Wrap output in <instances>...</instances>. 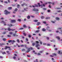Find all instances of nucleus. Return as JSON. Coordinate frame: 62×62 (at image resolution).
I'll return each mask as SVG.
<instances>
[{
  "label": "nucleus",
  "instance_id": "f704fd0d",
  "mask_svg": "<svg viewBox=\"0 0 62 62\" xmlns=\"http://www.w3.org/2000/svg\"><path fill=\"white\" fill-rule=\"evenodd\" d=\"M17 10H18V9L17 8H16L15 9V10H14L15 11H17Z\"/></svg>",
  "mask_w": 62,
  "mask_h": 62
},
{
  "label": "nucleus",
  "instance_id": "c03bdc74",
  "mask_svg": "<svg viewBox=\"0 0 62 62\" xmlns=\"http://www.w3.org/2000/svg\"><path fill=\"white\" fill-rule=\"evenodd\" d=\"M48 4H52V2H48Z\"/></svg>",
  "mask_w": 62,
  "mask_h": 62
},
{
  "label": "nucleus",
  "instance_id": "4d7b16f0",
  "mask_svg": "<svg viewBox=\"0 0 62 62\" xmlns=\"http://www.w3.org/2000/svg\"><path fill=\"white\" fill-rule=\"evenodd\" d=\"M31 16L32 18H34L35 17V16Z\"/></svg>",
  "mask_w": 62,
  "mask_h": 62
},
{
  "label": "nucleus",
  "instance_id": "ddd939ff",
  "mask_svg": "<svg viewBox=\"0 0 62 62\" xmlns=\"http://www.w3.org/2000/svg\"><path fill=\"white\" fill-rule=\"evenodd\" d=\"M40 23H41L40 22H38L36 24L37 25H39V24H40Z\"/></svg>",
  "mask_w": 62,
  "mask_h": 62
},
{
  "label": "nucleus",
  "instance_id": "0eeeda50",
  "mask_svg": "<svg viewBox=\"0 0 62 62\" xmlns=\"http://www.w3.org/2000/svg\"><path fill=\"white\" fill-rule=\"evenodd\" d=\"M56 38H57V39H58V40H60V37L59 36H56Z\"/></svg>",
  "mask_w": 62,
  "mask_h": 62
},
{
  "label": "nucleus",
  "instance_id": "58836bf2",
  "mask_svg": "<svg viewBox=\"0 0 62 62\" xmlns=\"http://www.w3.org/2000/svg\"><path fill=\"white\" fill-rule=\"evenodd\" d=\"M53 55H55V56H56V55H57L56 54H53Z\"/></svg>",
  "mask_w": 62,
  "mask_h": 62
},
{
  "label": "nucleus",
  "instance_id": "1a4fd4ad",
  "mask_svg": "<svg viewBox=\"0 0 62 62\" xmlns=\"http://www.w3.org/2000/svg\"><path fill=\"white\" fill-rule=\"evenodd\" d=\"M28 9V8H26L24 9V10L25 11H27V9Z\"/></svg>",
  "mask_w": 62,
  "mask_h": 62
},
{
  "label": "nucleus",
  "instance_id": "4468645a",
  "mask_svg": "<svg viewBox=\"0 0 62 62\" xmlns=\"http://www.w3.org/2000/svg\"><path fill=\"white\" fill-rule=\"evenodd\" d=\"M39 46V44H38V45H36V46H35V47H36V48H38V46Z\"/></svg>",
  "mask_w": 62,
  "mask_h": 62
},
{
  "label": "nucleus",
  "instance_id": "393cba45",
  "mask_svg": "<svg viewBox=\"0 0 62 62\" xmlns=\"http://www.w3.org/2000/svg\"><path fill=\"white\" fill-rule=\"evenodd\" d=\"M50 28V27L48 26H47L46 28L47 30H48V29Z\"/></svg>",
  "mask_w": 62,
  "mask_h": 62
},
{
  "label": "nucleus",
  "instance_id": "f8f14e48",
  "mask_svg": "<svg viewBox=\"0 0 62 62\" xmlns=\"http://www.w3.org/2000/svg\"><path fill=\"white\" fill-rule=\"evenodd\" d=\"M39 31H40V30H38L36 31L35 33H39Z\"/></svg>",
  "mask_w": 62,
  "mask_h": 62
},
{
  "label": "nucleus",
  "instance_id": "49530a36",
  "mask_svg": "<svg viewBox=\"0 0 62 62\" xmlns=\"http://www.w3.org/2000/svg\"><path fill=\"white\" fill-rule=\"evenodd\" d=\"M46 39H47V40H49V38L48 37H47L46 38Z\"/></svg>",
  "mask_w": 62,
  "mask_h": 62
},
{
  "label": "nucleus",
  "instance_id": "9b49d317",
  "mask_svg": "<svg viewBox=\"0 0 62 62\" xmlns=\"http://www.w3.org/2000/svg\"><path fill=\"white\" fill-rule=\"evenodd\" d=\"M42 30L43 31H45L46 29L44 28H43L42 29Z\"/></svg>",
  "mask_w": 62,
  "mask_h": 62
},
{
  "label": "nucleus",
  "instance_id": "3c124183",
  "mask_svg": "<svg viewBox=\"0 0 62 62\" xmlns=\"http://www.w3.org/2000/svg\"><path fill=\"white\" fill-rule=\"evenodd\" d=\"M31 35H29L28 37H29V38H31Z\"/></svg>",
  "mask_w": 62,
  "mask_h": 62
},
{
  "label": "nucleus",
  "instance_id": "de8ad7c7",
  "mask_svg": "<svg viewBox=\"0 0 62 62\" xmlns=\"http://www.w3.org/2000/svg\"><path fill=\"white\" fill-rule=\"evenodd\" d=\"M11 30L12 31H15V30L11 29Z\"/></svg>",
  "mask_w": 62,
  "mask_h": 62
},
{
  "label": "nucleus",
  "instance_id": "2eb2a0df",
  "mask_svg": "<svg viewBox=\"0 0 62 62\" xmlns=\"http://www.w3.org/2000/svg\"><path fill=\"white\" fill-rule=\"evenodd\" d=\"M23 27L24 28H27V26H26V25H23Z\"/></svg>",
  "mask_w": 62,
  "mask_h": 62
},
{
  "label": "nucleus",
  "instance_id": "37998d69",
  "mask_svg": "<svg viewBox=\"0 0 62 62\" xmlns=\"http://www.w3.org/2000/svg\"><path fill=\"white\" fill-rule=\"evenodd\" d=\"M51 5H49L48 7L49 8H51Z\"/></svg>",
  "mask_w": 62,
  "mask_h": 62
},
{
  "label": "nucleus",
  "instance_id": "69168bd1",
  "mask_svg": "<svg viewBox=\"0 0 62 62\" xmlns=\"http://www.w3.org/2000/svg\"><path fill=\"white\" fill-rule=\"evenodd\" d=\"M21 47H23V45H21L20 46Z\"/></svg>",
  "mask_w": 62,
  "mask_h": 62
},
{
  "label": "nucleus",
  "instance_id": "423d86ee",
  "mask_svg": "<svg viewBox=\"0 0 62 62\" xmlns=\"http://www.w3.org/2000/svg\"><path fill=\"white\" fill-rule=\"evenodd\" d=\"M8 26H9V27H11V26H14L15 25H13L11 24H8Z\"/></svg>",
  "mask_w": 62,
  "mask_h": 62
},
{
  "label": "nucleus",
  "instance_id": "864d4df0",
  "mask_svg": "<svg viewBox=\"0 0 62 62\" xmlns=\"http://www.w3.org/2000/svg\"><path fill=\"white\" fill-rule=\"evenodd\" d=\"M42 52H43V51H40L39 52V53H42Z\"/></svg>",
  "mask_w": 62,
  "mask_h": 62
},
{
  "label": "nucleus",
  "instance_id": "ea45409f",
  "mask_svg": "<svg viewBox=\"0 0 62 62\" xmlns=\"http://www.w3.org/2000/svg\"><path fill=\"white\" fill-rule=\"evenodd\" d=\"M4 3H6V4H8V2L7 1H5L4 2Z\"/></svg>",
  "mask_w": 62,
  "mask_h": 62
},
{
  "label": "nucleus",
  "instance_id": "603ef678",
  "mask_svg": "<svg viewBox=\"0 0 62 62\" xmlns=\"http://www.w3.org/2000/svg\"><path fill=\"white\" fill-rule=\"evenodd\" d=\"M6 53L5 52H4L3 53H2V54H6Z\"/></svg>",
  "mask_w": 62,
  "mask_h": 62
},
{
  "label": "nucleus",
  "instance_id": "7c9ffc66",
  "mask_svg": "<svg viewBox=\"0 0 62 62\" xmlns=\"http://www.w3.org/2000/svg\"><path fill=\"white\" fill-rule=\"evenodd\" d=\"M8 48V46H5V48L4 49L5 50H7Z\"/></svg>",
  "mask_w": 62,
  "mask_h": 62
},
{
  "label": "nucleus",
  "instance_id": "c85d7f7f",
  "mask_svg": "<svg viewBox=\"0 0 62 62\" xmlns=\"http://www.w3.org/2000/svg\"><path fill=\"white\" fill-rule=\"evenodd\" d=\"M41 18L42 19H44V17L43 16H42L41 17Z\"/></svg>",
  "mask_w": 62,
  "mask_h": 62
},
{
  "label": "nucleus",
  "instance_id": "0e129e2a",
  "mask_svg": "<svg viewBox=\"0 0 62 62\" xmlns=\"http://www.w3.org/2000/svg\"><path fill=\"white\" fill-rule=\"evenodd\" d=\"M50 44H47V46H50Z\"/></svg>",
  "mask_w": 62,
  "mask_h": 62
},
{
  "label": "nucleus",
  "instance_id": "39448f33",
  "mask_svg": "<svg viewBox=\"0 0 62 62\" xmlns=\"http://www.w3.org/2000/svg\"><path fill=\"white\" fill-rule=\"evenodd\" d=\"M15 41L14 40H10L8 41V42H9V43H10V42H15Z\"/></svg>",
  "mask_w": 62,
  "mask_h": 62
},
{
  "label": "nucleus",
  "instance_id": "4c0bfd02",
  "mask_svg": "<svg viewBox=\"0 0 62 62\" xmlns=\"http://www.w3.org/2000/svg\"><path fill=\"white\" fill-rule=\"evenodd\" d=\"M24 62H27V61H26V60H24Z\"/></svg>",
  "mask_w": 62,
  "mask_h": 62
},
{
  "label": "nucleus",
  "instance_id": "c756f323",
  "mask_svg": "<svg viewBox=\"0 0 62 62\" xmlns=\"http://www.w3.org/2000/svg\"><path fill=\"white\" fill-rule=\"evenodd\" d=\"M17 21H19V22H21V19H18V20Z\"/></svg>",
  "mask_w": 62,
  "mask_h": 62
},
{
  "label": "nucleus",
  "instance_id": "774afa93",
  "mask_svg": "<svg viewBox=\"0 0 62 62\" xmlns=\"http://www.w3.org/2000/svg\"><path fill=\"white\" fill-rule=\"evenodd\" d=\"M54 49L55 50H57V48H55Z\"/></svg>",
  "mask_w": 62,
  "mask_h": 62
},
{
  "label": "nucleus",
  "instance_id": "f03ea898",
  "mask_svg": "<svg viewBox=\"0 0 62 62\" xmlns=\"http://www.w3.org/2000/svg\"><path fill=\"white\" fill-rule=\"evenodd\" d=\"M5 14L6 15H7L8 14H10V12L7 11V10H5Z\"/></svg>",
  "mask_w": 62,
  "mask_h": 62
},
{
  "label": "nucleus",
  "instance_id": "5701e85b",
  "mask_svg": "<svg viewBox=\"0 0 62 62\" xmlns=\"http://www.w3.org/2000/svg\"><path fill=\"white\" fill-rule=\"evenodd\" d=\"M19 7H20V5L19 4L17 5V8H19Z\"/></svg>",
  "mask_w": 62,
  "mask_h": 62
},
{
  "label": "nucleus",
  "instance_id": "473e14b6",
  "mask_svg": "<svg viewBox=\"0 0 62 62\" xmlns=\"http://www.w3.org/2000/svg\"><path fill=\"white\" fill-rule=\"evenodd\" d=\"M8 31H10L11 30V29L9 28H8Z\"/></svg>",
  "mask_w": 62,
  "mask_h": 62
},
{
  "label": "nucleus",
  "instance_id": "72a5a7b5",
  "mask_svg": "<svg viewBox=\"0 0 62 62\" xmlns=\"http://www.w3.org/2000/svg\"><path fill=\"white\" fill-rule=\"evenodd\" d=\"M41 26H39V27H38V29H40V28H41Z\"/></svg>",
  "mask_w": 62,
  "mask_h": 62
},
{
  "label": "nucleus",
  "instance_id": "a878e982",
  "mask_svg": "<svg viewBox=\"0 0 62 62\" xmlns=\"http://www.w3.org/2000/svg\"><path fill=\"white\" fill-rule=\"evenodd\" d=\"M7 37H9V38H10V37H11V35H7Z\"/></svg>",
  "mask_w": 62,
  "mask_h": 62
},
{
  "label": "nucleus",
  "instance_id": "7ed1b4c3",
  "mask_svg": "<svg viewBox=\"0 0 62 62\" xmlns=\"http://www.w3.org/2000/svg\"><path fill=\"white\" fill-rule=\"evenodd\" d=\"M11 23H16V20H12L10 21Z\"/></svg>",
  "mask_w": 62,
  "mask_h": 62
},
{
  "label": "nucleus",
  "instance_id": "6e6d98bb",
  "mask_svg": "<svg viewBox=\"0 0 62 62\" xmlns=\"http://www.w3.org/2000/svg\"><path fill=\"white\" fill-rule=\"evenodd\" d=\"M43 23H44L45 24H46V23L45 22H43Z\"/></svg>",
  "mask_w": 62,
  "mask_h": 62
},
{
  "label": "nucleus",
  "instance_id": "6e6552de",
  "mask_svg": "<svg viewBox=\"0 0 62 62\" xmlns=\"http://www.w3.org/2000/svg\"><path fill=\"white\" fill-rule=\"evenodd\" d=\"M8 9L9 10H11L12 9V7H10L8 8Z\"/></svg>",
  "mask_w": 62,
  "mask_h": 62
},
{
  "label": "nucleus",
  "instance_id": "4be33fe9",
  "mask_svg": "<svg viewBox=\"0 0 62 62\" xmlns=\"http://www.w3.org/2000/svg\"><path fill=\"white\" fill-rule=\"evenodd\" d=\"M6 23V22H4L3 21H2L1 23Z\"/></svg>",
  "mask_w": 62,
  "mask_h": 62
},
{
  "label": "nucleus",
  "instance_id": "a18cd8bd",
  "mask_svg": "<svg viewBox=\"0 0 62 62\" xmlns=\"http://www.w3.org/2000/svg\"><path fill=\"white\" fill-rule=\"evenodd\" d=\"M57 11L58 12H62V11H61L60 10L58 11Z\"/></svg>",
  "mask_w": 62,
  "mask_h": 62
},
{
  "label": "nucleus",
  "instance_id": "bb28decb",
  "mask_svg": "<svg viewBox=\"0 0 62 62\" xmlns=\"http://www.w3.org/2000/svg\"><path fill=\"white\" fill-rule=\"evenodd\" d=\"M35 45V43H33L32 44V45L33 46H34Z\"/></svg>",
  "mask_w": 62,
  "mask_h": 62
},
{
  "label": "nucleus",
  "instance_id": "b1692460",
  "mask_svg": "<svg viewBox=\"0 0 62 62\" xmlns=\"http://www.w3.org/2000/svg\"><path fill=\"white\" fill-rule=\"evenodd\" d=\"M3 40L4 41H6V40H7V39H6V38H4L3 39Z\"/></svg>",
  "mask_w": 62,
  "mask_h": 62
},
{
  "label": "nucleus",
  "instance_id": "f3484780",
  "mask_svg": "<svg viewBox=\"0 0 62 62\" xmlns=\"http://www.w3.org/2000/svg\"><path fill=\"white\" fill-rule=\"evenodd\" d=\"M26 35H27V34L25 33H23V35L24 36H26Z\"/></svg>",
  "mask_w": 62,
  "mask_h": 62
},
{
  "label": "nucleus",
  "instance_id": "09e8293b",
  "mask_svg": "<svg viewBox=\"0 0 62 62\" xmlns=\"http://www.w3.org/2000/svg\"><path fill=\"white\" fill-rule=\"evenodd\" d=\"M36 42L37 43H39V41H36Z\"/></svg>",
  "mask_w": 62,
  "mask_h": 62
},
{
  "label": "nucleus",
  "instance_id": "338daca9",
  "mask_svg": "<svg viewBox=\"0 0 62 62\" xmlns=\"http://www.w3.org/2000/svg\"><path fill=\"white\" fill-rule=\"evenodd\" d=\"M13 36H16V34H14Z\"/></svg>",
  "mask_w": 62,
  "mask_h": 62
},
{
  "label": "nucleus",
  "instance_id": "c9c22d12",
  "mask_svg": "<svg viewBox=\"0 0 62 62\" xmlns=\"http://www.w3.org/2000/svg\"><path fill=\"white\" fill-rule=\"evenodd\" d=\"M35 5L36 6V7H39V5H38L35 4Z\"/></svg>",
  "mask_w": 62,
  "mask_h": 62
},
{
  "label": "nucleus",
  "instance_id": "dca6fc26",
  "mask_svg": "<svg viewBox=\"0 0 62 62\" xmlns=\"http://www.w3.org/2000/svg\"><path fill=\"white\" fill-rule=\"evenodd\" d=\"M5 44L4 43H3L2 44H0V45H1V46H2V45H5Z\"/></svg>",
  "mask_w": 62,
  "mask_h": 62
},
{
  "label": "nucleus",
  "instance_id": "5fc2aeb1",
  "mask_svg": "<svg viewBox=\"0 0 62 62\" xmlns=\"http://www.w3.org/2000/svg\"><path fill=\"white\" fill-rule=\"evenodd\" d=\"M17 41L18 42H20V41H19V39H17Z\"/></svg>",
  "mask_w": 62,
  "mask_h": 62
},
{
  "label": "nucleus",
  "instance_id": "cd10ccee",
  "mask_svg": "<svg viewBox=\"0 0 62 62\" xmlns=\"http://www.w3.org/2000/svg\"><path fill=\"white\" fill-rule=\"evenodd\" d=\"M34 22H35V23L36 22H38V20H34Z\"/></svg>",
  "mask_w": 62,
  "mask_h": 62
},
{
  "label": "nucleus",
  "instance_id": "20e7f679",
  "mask_svg": "<svg viewBox=\"0 0 62 62\" xmlns=\"http://www.w3.org/2000/svg\"><path fill=\"white\" fill-rule=\"evenodd\" d=\"M32 11H38V9H36L35 8H33L32 9Z\"/></svg>",
  "mask_w": 62,
  "mask_h": 62
},
{
  "label": "nucleus",
  "instance_id": "aec40b11",
  "mask_svg": "<svg viewBox=\"0 0 62 62\" xmlns=\"http://www.w3.org/2000/svg\"><path fill=\"white\" fill-rule=\"evenodd\" d=\"M23 5H25V6H27V5L26 4V3H23Z\"/></svg>",
  "mask_w": 62,
  "mask_h": 62
},
{
  "label": "nucleus",
  "instance_id": "bf43d9fd",
  "mask_svg": "<svg viewBox=\"0 0 62 62\" xmlns=\"http://www.w3.org/2000/svg\"><path fill=\"white\" fill-rule=\"evenodd\" d=\"M41 55V54H40V53H38V55Z\"/></svg>",
  "mask_w": 62,
  "mask_h": 62
},
{
  "label": "nucleus",
  "instance_id": "e2e57ef3",
  "mask_svg": "<svg viewBox=\"0 0 62 62\" xmlns=\"http://www.w3.org/2000/svg\"><path fill=\"white\" fill-rule=\"evenodd\" d=\"M27 57H31V56L30 55H27Z\"/></svg>",
  "mask_w": 62,
  "mask_h": 62
},
{
  "label": "nucleus",
  "instance_id": "a211bd4d",
  "mask_svg": "<svg viewBox=\"0 0 62 62\" xmlns=\"http://www.w3.org/2000/svg\"><path fill=\"white\" fill-rule=\"evenodd\" d=\"M55 19L56 20H59L60 19H59V18L58 17H56L55 18Z\"/></svg>",
  "mask_w": 62,
  "mask_h": 62
},
{
  "label": "nucleus",
  "instance_id": "2f4dec72",
  "mask_svg": "<svg viewBox=\"0 0 62 62\" xmlns=\"http://www.w3.org/2000/svg\"><path fill=\"white\" fill-rule=\"evenodd\" d=\"M51 23H55V21H51Z\"/></svg>",
  "mask_w": 62,
  "mask_h": 62
},
{
  "label": "nucleus",
  "instance_id": "13d9d810",
  "mask_svg": "<svg viewBox=\"0 0 62 62\" xmlns=\"http://www.w3.org/2000/svg\"><path fill=\"white\" fill-rule=\"evenodd\" d=\"M40 44H42V42L40 41Z\"/></svg>",
  "mask_w": 62,
  "mask_h": 62
},
{
  "label": "nucleus",
  "instance_id": "79ce46f5",
  "mask_svg": "<svg viewBox=\"0 0 62 62\" xmlns=\"http://www.w3.org/2000/svg\"><path fill=\"white\" fill-rule=\"evenodd\" d=\"M43 9L44 10H46V8H43Z\"/></svg>",
  "mask_w": 62,
  "mask_h": 62
},
{
  "label": "nucleus",
  "instance_id": "412c9836",
  "mask_svg": "<svg viewBox=\"0 0 62 62\" xmlns=\"http://www.w3.org/2000/svg\"><path fill=\"white\" fill-rule=\"evenodd\" d=\"M30 16H27V19H30Z\"/></svg>",
  "mask_w": 62,
  "mask_h": 62
},
{
  "label": "nucleus",
  "instance_id": "9d476101",
  "mask_svg": "<svg viewBox=\"0 0 62 62\" xmlns=\"http://www.w3.org/2000/svg\"><path fill=\"white\" fill-rule=\"evenodd\" d=\"M58 54H62V52H61L60 53V51H58Z\"/></svg>",
  "mask_w": 62,
  "mask_h": 62
},
{
  "label": "nucleus",
  "instance_id": "f257e3e1",
  "mask_svg": "<svg viewBox=\"0 0 62 62\" xmlns=\"http://www.w3.org/2000/svg\"><path fill=\"white\" fill-rule=\"evenodd\" d=\"M28 50L26 51L27 52H29L30 51V50H33V48L32 47H30V48H28Z\"/></svg>",
  "mask_w": 62,
  "mask_h": 62
},
{
  "label": "nucleus",
  "instance_id": "6ab92c4d",
  "mask_svg": "<svg viewBox=\"0 0 62 62\" xmlns=\"http://www.w3.org/2000/svg\"><path fill=\"white\" fill-rule=\"evenodd\" d=\"M12 33H13V32H10L9 33V34H10V35H12Z\"/></svg>",
  "mask_w": 62,
  "mask_h": 62
},
{
  "label": "nucleus",
  "instance_id": "052dcab7",
  "mask_svg": "<svg viewBox=\"0 0 62 62\" xmlns=\"http://www.w3.org/2000/svg\"><path fill=\"white\" fill-rule=\"evenodd\" d=\"M0 58H3V57L0 56Z\"/></svg>",
  "mask_w": 62,
  "mask_h": 62
},
{
  "label": "nucleus",
  "instance_id": "680f3d73",
  "mask_svg": "<svg viewBox=\"0 0 62 62\" xmlns=\"http://www.w3.org/2000/svg\"><path fill=\"white\" fill-rule=\"evenodd\" d=\"M8 3H10V1L9 0H8Z\"/></svg>",
  "mask_w": 62,
  "mask_h": 62
},
{
  "label": "nucleus",
  "instance_id": "a19ab883",
  "mask_svg": "<svg viewBox=\"0 0 62 62\" xmlns=\"http://www.w3.org/2000/svg\"><path fill=\"white\" fill-rule=\"evenodd\" d=\"M3 34H6V32H3L2 33Z\"/></svg>",
  "mask_w": 62,
  "mask_h": 62
},
{
  "label": "nucleus",
  "instance_id": "8fccbe9b",
  "mask_svg": "<svg viewBox=\"0 0 62 62\" xmlns=\"http://www.w3.org/2000/svg\"><path fill=\"white\" fill-rule=\"evenodd\" d=\"M13 58L14 59H15V58H16V57L14 56L13 57Z\"/></svg>",
  "mask_w": 62,
  "mask_h": 62
},
{
  "label": "nucleus",
  "instance_id": "e433bc0d",
  "mask_svg": "<svg viewBox=\"0 0 62 62\" xmlns=\"http://www.w3.org/2000/svg\"><path fill=\"white\" fill-rule=\"evenodd\" d=\"M22 29H23V28H20L19 30H22Z\"/></svg>",
  "mask_w": 62,
  "mask_h": 62
}]
</instances>
